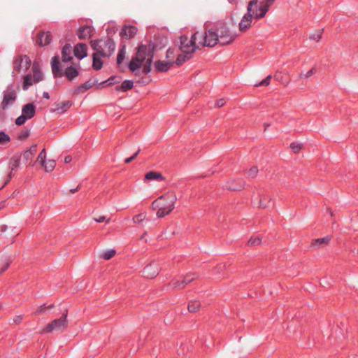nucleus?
I'll return each mask as SVG.
<instances>
[{
	"label": "nucleus",
	"instance_id": "69168bd1",
	"mask_svg": "<svg viewBox=\"0 0 358 358\" xmlns=\"http://www.w3.org/2000/svg\"><path fill=\"white\" fill-rule=\"evenodd\" d=\"M133 160L134 159H132V157H130L126 158L124 162L125 164H129L131 162H132Z\"/></svg>",
	"mask_w": 358,
	"mask_h": 358
},
{
	"label": "nucleus",
	"instance_id": "2eb2a0df",
	"mask_svg": "<svg viewBox=\"0 0 358 358\" xmlns=\"http://www.w3.org/2000/svg\"><path fill=\"white\" fill-rule=\"evenodd\" d=\"M36 152L37 145L34 144L23 153V159L26 163H28V165L34 166L36 164V162H33V158Z\"/></svg>",
	"mask_w": 358,
	"mask_h": 358
},
{
	"label": "nucleus",
	"instance_id": "f03ea898",
	"mask_svg": "<svg viewBox=\"0 0 358 358\" xmlns=\"http://www.w3.org/2000/svg\"><path fill=\"white\" fill-rule=\"evenodd\" d=\"M194 38H198V44L203 47H214L218 44L217 35L215 27L210 29H206L204 32L196 31L194 34Z\"/></svg>",
	"mask_w": 358,
	"mask_h": 358
},
{
	"label": "nucleus",
	"instance_id": "bb28decb",
	"mask_svg": "<svg viewBox=\"0 0 358 358\" xmlns=\"http://www.w3.org/2000/svg\"><path fill=\"white\" fill-rule=\"evenodd\" d=\"M62 59L64 62H69L72 59L71 45L69 43L65 44L62 48Z\"/></svg>",
	"mask_w": 358,
	"mask_h": 358
},
{
	"label": "nucleus",
	"instance_id": "49530a36",
	"mask_svg": "<svg viewBox=\"0 0 358 358\" xmlns=\"http://www.w3.org/2000/svg\"><path fill=\"white\" fill-rule=\"evenodd\" d=\"M261 238L259 236L257 237H251L250 239L248 241V244L250 245H257L261 243Z\"/></svg>",
	"mask_w": 358,
	"mask_h": 358
},
{
	"label": "nucleus",
	"instance_id": "a18cd8bd",
	"mask_svg": "<svg viewBox=\"0 0 358 358\" xmlns=\"http://www.w3.org/2000/svg\"><path fill=\"white\" fill-rule=\"evenodd\" d=\"M322 31H323V29L318 30L317 32L311 34L309 36V38L311 39V40H314V41H318L321 38V37H322Z\"/></svg>",
	"mask_w": 358,
	"mask_h": 358
},
{
	"label": "nucleus",
	"instance_id": "412c9836",
	"mask_svg": "<svg viewBox=\"0 0 358 358\" xmlns=\"http://www.w3.org/2000/svg\"><path fill=\"white\" fill-rule=\"evenodd\" d=\"M173 62L157 60L155 62V69L158 72H166L173 66Z\"/></svg>",
	"mask_w": 358,
	"mask_h": 358
},
{
	"label": "nucleus",
	"instance_id": "ea45409f",
	"mask_svg": "<svg viewBox=\"0 0 358 358\" xmlns=\"http://www.w3.org/2000/svg\"><path fill=\"white\" fill-rule=\"evenodd\" d=\"M46 161V150L43 148L39 153L36 162H39L41 165H44L43 164H45Z\"/></svg>",
	"mask_w": 358,
	"mask_h": 358
},
{
	"label": "nucleus",
	"instance_id": "473e14b6",
	"mask_svg": "<svg viewBox=\"0 0 358 358\" xmlns=\"http://www.w3.org/2000/svg\"><path fill=\"white\" fill-rule=\"evenodd\" d=\"M145 178L147 180H162L164 179V176L159 172L156 171H149L145 176Z\"/></svg>",
	"mask_w": 358,
	"mask_h": 358
},
{
	"label": "nucleus",
	"instance_id": "9b49d317",
	"mask_svg": "<svg viewBox=\"0 0 358 358\" xmlns=\"http://www.w3.org/2000/svg\"><path fill=\"white\" fill-rule=\"evenodd\" d=\"M197 278L194 273H188L183 277L182 280L173 279L169 286L172 289H184L188 284Z\"/></svg>",
	"mask_w": 358,
	"mask_h": 358
},
{
	"label": "nucleus",
	"instance_id": "7c9ffc66",
	"mask_svg": "<svg viewBox=\"0 0 358 358\" xmlns=\"http://www.w3.org/2000/svg\"><path fill=\"white\" fill-rule=\"evenodd\" d=\"M134 87V82L131 80H126L122 82L121 85L115 87L116 91L127 92Z\"/></svg>",
	"mask_w": 358,
	"mask_h": 358
},
{
	"label": "nucleus",
	"instance_id": "c756f323",
	"mask_svg": "<svg viewBox=\"0 0 358 358\" xmlns=\"http://www.w3.org/2000/svg\"><path fill=\"white\" fill-rule=\"evenodd\" d=\"M143 63L137 56H135L128 64V68L134 72L136 70L140 69Z\"/></svg>",
	"mask_w": 358,
	"mask_h": 358
},
{
	"label": "nucleus",
	"instance_id": "4d7b16f0",
	"mask_svg": "<svg viewBox=\"0 0 358 358\" xmlns=\"http://www.w3.org/2000/svg\"><path fill=\"white\" fill-rule=\"evenodd\" d=\"M29 134H30L29 131L25 130L23 133H22L19 135L18 138L21 139V140L24 139V138H27L29 136Z\"/></svg>",
	"mask_w": 358,
	"mask_h": 358
},
{
	"label": "nucleus",
	"instance_id": "f8f14e48",
	"mask_svg": "<svg viewBox=\"0 0 358 358\" xmlns=\"http://www.w3.org/2000/svg\"><path fill=\"white\" fill-rule=\"evenodd\" d=\"M255 1H249L248 8H247V13H245L242 20L239 23V29L241 31H246L251 24L252 19L253 15H252V7L254 6Z\"/></svg>",
	"mask_w": 358,
	"mask_h": 358
},
{
	"label": "nucleus",
	"instance_id": "a19ab883",
	"mask_svg": "<svg viewBox=\"0 0 358 358\" xmlns=\"http://www.w3.org/2000/svg\"><path fill=\"white\" fill-rule=\"evenodd\" d=\"M115 252H116L115 250L111 249V250H109L102 252V254L101 255V257L103 259L108 260V259H110V258H112L115 255Z\"/></svg>",
	"mask_w": 358,
	"mask_h": 358
},
{
	"label": "nucleus",
	"instance_id": "de8ad7c7",
	"mask_svg": "<svg viewBox=\"0 0 358 358\" xmlns=\"http://www.w3.org/2000/svg\"><path fill=\"white\" fill-rule=\"evenodd\" d=\"M258 173V169L257 166H252L250 168V169L248 172V177H250L252 178H255L257 176Z\"/></svg>",
	"mask_w": 358,
	"mask_h": 358
},
{
	"label": "nucleus",
	"instance_id": "e433bc0d",
	"mask_svg": "<svg viewBox=\"0 0 358 358\" xmlns=\"http://www.w3.org/2000/svg\"><path fill=\"white\" fill-rule=\"evenodd\" d=\"M125 45H122L121 48L119 50V52L117 53V64L120 65L122 61L124 60L125 57Z\"/></svg>",
	"mask_w": 358,
	"mask_h": 358
},
{
	"label": "nucleus",
	"instance_id": "72a5a7b5",
	"mask_svg": "<svg viewBox=\"0 0 358 358\" xmlns=\"http://www.w3.org/2000/svg\"><path fill=\"white\" fill-rule=\"evenodd\" d=\"M101 57H99L97 54H93L92 57V68L94 70H100L103 66V62L101 59Z\"/></svg>",
	"mask_w": 358,
	"mask_h": 358
},
{
	"label": "nucleus",
	"instance_id": "37998d69",
	"mask_svg": "<svg viewBox=\"0 0 358 358\" xmlns=\"http://www.w3.org/2000/svg\"><path fill=\"white\" fill-rule=\"evenodd\" d=\"M28 119L29 118L25 115L22 113L21 115L16 118L15 124L18 126H21L24 124Z\"/></svg>",
	"mask_w": 358,
	"mask_h": 358
},
{
	"label": "nucleus",
	"instance_id": "58836bf2",
	"mask_svg": "<svg viewBox=\"0 0 358 358\" xmlns=\"http://www.w3.org/2000/svg\"><path fill=\"white\" fill-rule=\"evenodd\" d=\"M10 141V136L3 131H0V145H6Z\"/></svg>",
	"mask_w": 358,
	"mask_h": 358
},
{
	"label": "nucleus",
	"instance_id": "09e8293b",
	"mask_svg": "<svg viewBox=\"0 0 358 358\" xmlns=\"http://www.w3.org/2000/svg\"><path fill=\"white\" fill-rule=\"evenodd\" d=\"M52 307H53L52 304H50L48 306H46L45 304H43L38 308V310L35 312V314H39L41 313H45L48 308H51Z\"/></svg>",
	"mask_w": 358,
	"mask_h": 358
},
{
	"label": "nucleus",
	"instance_id": "20e7f679",
	"mask_svg": "<svg viewBox=\"0 0 358 358\" xmlns=\"http://www.w3.org/2000/svg\"><path fill=\"white\" fill-rule=\"evenodd\" d=\"M68 310L65 309L59 319L53 320L48 324L42 330V333L48 334L53 331H63L68 327L67 320Z\"/></svg>",
	"mask_w": 358,
	"mask_h": 358
},
{
	"label": "nucleus",
	"instance_id": "0e129e2a",
	"mask_svg": "<svg viewBox=\"0 0 358 358\" xmlns=\"http://www.w3.org/2000/svg\"><path fill=\"white\" fill-rule=\"evenodd\" d=\"M43 96L44 99H50V95H49V93L48 92H44L43 93Z\"/></svg>",
	"mask_w": 358,
	"mask_h": 358
},
{
	"label": "nucleus",
	"instance_id": "2f4dec72",
	"mask_svg": "<svg viewBox=\"0 0 358 358\" xmlns=\"http://www.w3.org/2000/svg\"><path fill=\"white\" fill-rule=\"evenodd\" d=\"M11 259L10 257L1 256L0 257V274L4 272L10 266Z\"/></svg>",
	"mask_w": 358,
	"mask_h": 358
},
{
	"label": "nucleus",
	"instance_id": "b1692460",
	"mask_svg": "<svg viewBox=\"0 0 358 358\" xmlns=\"http://www.w3.org/2000/svg\"><path fill=\"white\" fill-rule=\"evenodd\" d=\"M137 28L135 26H125L121 31L120 35L124 36L127 39H130L136 34Z\"/></svg>",
	"mask_w": 358,
	"mask_h": 358
},
{
	"label": "nucleus",
	"instance_id": "6ab92c4d",
	"mask_svg": "<svg viewBox=\"0 0 358 358\" xmlns=\"http://www.w3.org/2000/svg\"><path fill=\"white\" fill-rule=\"evenodd\" d=\"M92 48L96 51L94 54L99 55V57H106L105 50L103 48V39H97L92 41L90 43Z\"/></svg>",
	"mask_w": 358,
	"mask_h": 358
},
{
	"label": "nucleus",
	"instance_id": "4be33fe9",
	"mask_svg": "<svg viewBox=\"0 0 358 358\" xmlns=\"http://www.w3.org/2000/svg\"><path fill=\"white\" fill-rule=\"evenodd\" d=\"M103 48L107 49L105 50L106 57H109L114 52L115 43L111 38L108 37L106 40H103Z\"/></svg>",
	"mask_w": 358,
	"mask_h": 358
},
{
	"label": "nucleus",
	"instance_id": "9d476101",
	"mask_svg": "<svg viewBox=\"0 0 358 358\" xmlns=\"http://www.w3.org/2000/svg\"><path fill=\"white\" fill-rule=\"evenodd\" d=\"M155 51V45L150 41L148 45L141 44L138 47L137 56L141 61H146L148 58L152 60Z\"/></svg>",
	"mask_w": 358,
	"mask_h": 358
},
{
	"label": "nucleus",
	"instance_id": "0eeeda50",
	"mask_svg": "<svg viewBox=\"0 0 358 358\" xmlns=\"http://www.w3.org/2000/svg\"><path fill=\"white\" fill-rule=\"evenodd\" d=\"M13 71L12 76L15 77L16 73L27 71L31 64V60L27 55H16L13 59Z\"/></svg>",
	"mask_w": 358,
	"mask_h": 358
},
{
	"label": "nucleus",
	"instance_id": "603ef678",
	"mask_svg": "<svg viewBox=\"0 0 358 358\" xmlns=\"http://www.w3.org/2000/svg\"><path fill=\"white\" fill-rule=\"evenodd\" d=\"M290 148L295 152H298L302 148V144L298 143H292L290 145Z\"/></svg>",
	"mask_w": 358,
	"mask_h": 358
},
{
	"label": "nucleus",
	"instance_id": "338daca9",
	"mask_svg": "<svg viewBox=\"0 0 358 358\" xmlns=\"http://www.w3.org/2000/svg\"><path fill=\"white\" fill-rule=\"evenodd\" d=\"M140 152H141V149H138L132 156H131L132 157V159H134L138 156V155L140 153Z\"/></svg>",
	"mask_w": 358,
	"mask_h": 358
},
{
	"label": "nucleus",
	"instance_id": "864d4df0",
	"mask_svg": "<svg viewBox=\"0 0 358 358\" xmlns=\"http://www.w3.org/2000/svg\"><path fill=\"white\" fill-rule=\"evenodd\" d=\"M271 79V75H268L265 79L262 80L258 84H256L255 85L257 86V87L263 86V85H268L269 83H270Z\"/></svg>",
	"mask_w": 358,
	"mask_h": 358
},
{
	"label": "nucleus",
	"instance_id": "4468645a",
	"mask_svg": "<svg viewBox=\"0 0 358 358\" xmlns=\"http://www.w3.org/2000/svg\"><path fill=\"white\" fill-rule=\"evenodd\" d=\"M22 155L20 153H15L13 155L9 161V169L10 170V173L8 175V178L5 182V185H6L12 178V172L16 170L20 165V159Z\"/></svg>",
	"mask_w": 358,
	"mask_h": 358
},
{
	"label": "nucleus",
	"instance_id": "bf43d9fd",
	"mask_svg": "<svg viewBox=\"0 0 358 358\" xmlns=\"http://www.w3.org/2000/svg\"><path fill=\"white\" fill-rule=\"evenodd\" d=\"M105 220H106L105 216H100L99 218H96L95 221L96 222L101 223V222H103V221H105Z\"/></svg>",
	"mask_w": 358,
	"mask_h": 358
},
{
	"label": "nucleus",
	"instance_id": "c85d7f7f",
	"mask_svg": "<svg viewBox=\"0 0 358 358\" xmlns=\"http://www.w3.org/2000/svg\"><path fill=\"white\" fill-rule=\"evenodd\" d=\"M330 240H331L330 236L314 239V240H313L311 247L315 249L319 248L322 245H327L329 243V242L330 241Z\"/></svg>",
	"mask_w": 358,
	"mask_h": 358
},
{
	"label": "nucleus",
	"instance_id": "a878e982",
	"mask_svg": "<svg viewBox=\"0 0 358 358\" xmlns=\"http://www.w3.org/2000/svg\"><path fill=\"white\" fill-rule=\"evenodd\" d=\"M22 113L25 115L29 119L32 118L36 113V106L33 103L24 105L22 108Z\"/></svg>",
	"mask_w": 358,
	"mask_h": 358
},
{
	"label": "nucleus",
	"instance_id": "7ed1b4c3",
	"mask_svg": "<svg viewBox=\"0 0 358 358\" xmlns=\"http://www.w3.org/2000/svg\"><path fill=\"white\" fill-rule=\"evenodd\" d=\"M52 71L55 78L64 76L71 81L79 76L78 70L72 66H68L65 69L64 71L62 72L58 56H55L52 59Z\"/></svg>",
	"mask_w": 358,
	"mask_h": 358
},
{
	"label": "nucleus",
	"instance_id": "a211bd4d",
	"mask_svg": "<svg viewBox=\"0 0 358 358\" xmlns=\"http://www.w3.org/2000/svg\"><path fill=\"white\" fill-rule=\"evenodd\" d=\"M94 28L92 27L84 25L78 29L76 34L80 39L85 40L91 37Z\"/></svg>",
	"mask_w": 358,
	"mask_h": 358
},
{
	"label": "nucleus",
	"instance_id": "774afa93",
	"mask_svg": "<svg viewBox=\"0 0 358 358\" xmlns=\"http://www.w3.org/2000/svg\"><path fill=\"white\" fill-rule=\"evenodd\" d=\"M80 185H78L76 188H75V189H70L71 192V193H73H73H75V192H76L80 189Z\"/></svg>",
	"mask_w": 358,
	"mask_h": 358
},
{
	"label": "nucleus",
	"instance_id": "cd10ccee",
	"mask_svg": "<svg viewBox=\"0 0 358 358\" xmlns=\"http://www.w3.org/2000/svg\"><path fill=\"white\" fill-rule=\"evenodd\" d=\"M226 187L231 191H240L243 187V183L239 180H232L227 182Z\"/></svg>",
	"mask_w": 358,
	"mask_h": 358
},
{
	"label": "nucleus",
	"instance_id": "f257e3e1",
	"mask_svg": "<svg viewBox=\"0 0 358 358\" xmlns=\"http://www.w3.org/2000/svg\"><path fill=\"white\" fill-rule=\"evenodd\" d=\"M176 201L177 196L174 193H167L155 200L152 203V208L153 210H157V217L162 218L174 209Z\"/></svg>",
	"mask_w": 358,
	"mask_h": 358
},
{
	"label": "nucleus",
	"instance_id": "1a4fd4ad",
	"mask_svg": "<svg viewBox=\"0 0 358 358\" xmlns=\"http://www.w3.org/2000/svg\"><path fill=\"white\" fill-rule=\"evenodd\" d=\"M17 95L16 90L13 85H8L3 92V100L1 103L2 110H6L9 106H13L16 101Z\"/></svg>",
	"mask_w": 358,
	"mask_h": 358
},
{
	"label": "nucleus",
	"instance_id": "c9c22d12",
	"mask_svg": "<svg viewBox=\"0 0 358 358\" xmlns=\"http://www.w3.org/2000/svg\"><path fill=\"white\" fill-rule=\"evenodd\" d=\"M44 165H41L43 166L46 172H50L54 170L56 166V162L53 159H50L48 161L45 162V164H43Z\"/></svg>",
	"mask_w": 358,
	"mask_h": 358
},
{
	"label": "nucleus",
	"instance_id": "3c124183",
	"mask_svg": "<svg viewBox=\"0 0 358 358\" xmlns=\"http://www.w3.org/2000/svg\"><path fill=\"white\" fill-rule=\"evenodd\" d=\"M316 72L315 68H312L310 71H308L306 73H301L300 74L301 78H310L313 74H314Z\"/></svg>",
	"mask_w": 358,
	"mask_h": 358
},
{
	"label": "nucleus",
	"instance_id": "c03bdc74",
	"mask_svg": "<svg viewBox=\"0 0 358 358\" xmlns=\"http://www.w3.org/2000/svg\"><path fill=\"white\" fill-rule=\"evenodd\" d=\"M145 217H146L145 213H139V214L135 215L133 217V221L135 223H138L139 224V223L142 222L145 220Z\"/></svg>",
	"mask_w": 358,
	"mask_h": 358
},
{
	"label": "nucleus",
	"instance_id": "052dcab7",
	"mask_svg": "<svg viewBox=\"0 0 358 358\" xmlns=\"http://www.w3.org/2000/svg\"><path fill=\"white\" fill-rule=\"evenodd\" d=\"M71 160H72L71 156L67 155L64 158V163L69 164V163H70L71 162Z\"/></svg>",
	"mask_w": 358,
	"mask_h": 358
},
{
	"label": "nucleus",
	"instance_id": "ddd939ff",
	"mask_svg": "<svg viewBox=\"0 0 358 358\" xmlns=\"http://www.w3.org/2000/svg\"><path fill=\"white\" fill-rule=\"evenodd\" d=\"M159 266L157 262H152L143 270V275L147 278H154L159 273Z\"/></svg>",
	"mask_w": 358,
	"mask_h": 358
},
{
	"label": "nucleus",
	"instance_id": "8fccbe9b",
	"mask_svg": "<svg viewBox=\"0 0 358 358\" xmlns=\"http://www.w3.org/2000/svg\"><path fill=\"white\" fill-rule=\"evenodd\" d=\"M271 200V198L267 196L261 197L259 200V206L262 208H266L267 206V201L268 202Z\"/></svg>",
	"mask_w": 358,
	"mask_h": 358
},
{
	"label": "nucleus",
	"instance_id": "e2e57ef3",
	"mask_svg": "<svg viewBox=\"0 0 358 358\" xmlns=\"http://www.w3.org/2000/svg\"><path fill=\"white\" fill-rule=\"evenodd\" d=\"M106 31H107L108 35H110V34H113L115 33V29L113 28L111 29L109 28H107Z\"/></svg>",
	"mask_w": 358,
	"mask_h": 358
},
{
	"label": "nucleus",
	"instance_id": "aec40b11",
	"mask_svg": "<svg viewBox=\"0 0 358 358\" xmlns=\"http://www.w3.org/2000/svg\"><path fill=\"white\" fill-rule=\"evenodd\" d=\"M271 4L272 3H269L266 1V3L259 5L258 9H257L255 11L252 10V12H253V17L255 16L257 19L264 17L268 12V8Z\"/></svg>",
	"mask_w": 358,
	"mask_h": 358
},
{
	"label": "nucleus",
	"instance_id": "4c0bfd02",
	"mask_svg": "<svg viewBox=\"0 0 358 358\" xmlns=\"http://www.w3.org/2000/svg\"><path fill=\"white\" fill-rule=\"evenodd\" d=\"M201 306V303L199 301H192L189 303L188 310L189 312H196Z\"/></svg>",
	"mask_w": 358,
	"mask_h": 358
},
{
	"label": "nucleus",
	"instance_id": "5701e85b",
	"mask_svg": "<svg viewBox=\"0 0 358 358\" xmlns=\"http://www.w3.org/2000/svg\"><path fill=\"white\" fill-rule=\"evenodd\" d=\"M73 101L70 100L59 102L56 103V108L52 110V112H57L59 113H64L70 108L73 105Z\"/></svg>",
	"mask_w": 358,
	"mask_h": 358
},
{
	"label": "nucleus",
	"instance_id": "6e6552de",
	"mask_svg": "<svg viewBox=\"0 0 358 358\" xmlns=\"http://www.w3.org/2000/svg\"><path fill=\"white\" fill-rule=\"evenodd\" d=\"M198 38H194V34L189 38L186 35L181 36L180 37V50L185 54L192 55L194 51L199 48Z\"/></svg>",
	"mask_w": 358,
	"mask_h": 358
},
{
	"label": "nucleus",
	"instance_id": "423d86ee",
	"mask_svg": "<svg viewBox=\"0 0 358 358\" xmlns=\"http://www.w3.org/2000/svg\"><path fill=\"white\" fill-rule=\"evenodd\" d=\"M33 76L26 74L23 77L22 89L27 90L33 83H36L43 80V75L38 64L34 63L31 67Z\"/></svg>",
	"mask_w": 358,
	"mask_h": 358
},
{
	"label": "nucleus",
	"instance_id": "13d9d810",
	"mask_svg": "<svg viewBox=\"0 0 358 358\" xmlns=\"http://www.w3.org/2000/svg\"><path fill=\"white\" fill-rule=\"evenodd\" d=\"M22 320V315H17L13 318V322L16 324H20Z\"/></svg>",
	"mask_w": 358,
	"mask_h": 358
},
{
	"label": "nucleus",
	"instance_id": "6e6d98bb",
	"mask_svg": "<svg viewBox=\"0 0 358 358\" xmlns=\"http://www.w3.org/2000/svg\"><path fill=\"white\" fill-rule=\"evenodd\" d=\"M115 79H116V76H111L108 80H106L108 81V85H111L115 83H119V81L115 80Z\"/></svg>",
	"mask_w": 358,
	"mask_h": 358
},
{
	"label": "nucleus",
	"instance_id": "79ce46f5",
	"mask_svg": "<svg viewBox=\"0 0 358 358\" xmlns=\"http://www.w3.org/2000/svg\"><path fill=\"white\" fill-rule=\"evenodd\" d=\"M152 62V60H151L150 58H148L146 59L145 64L143 68V73L144 74H148L150 72Z\"/></svg>",
	"mask_w": 358,
	"mask_h": 358
},
{
	"label": "nucleus",
	"instance_id": "5fc2aeb1",
	"mask_svg": "<svg viewBox=\"0 0 358 358\" xmlns=\"http://www.w3.org/2000/svg\"><path fill=\"white\" fill-rule=\"evenodd\" d=\"M225 104V100L224 99H220L215 103V106L217 108H221Z\"/></svg>",
	"mask_w": 358,
	"mask_h": 358
},
{
	"label": "nucleus",
	"instance_id": "f3484780",
	"mask_svg": "<svg viewBox=\"0 0 358 358\" xmlns=\"http://www.w3.org/2000/svg\"><path fill=\"white\" fill-rule=\"evenodd\" d=\"M87 46L85 43H78L74 46L73 54L78 59H83L87 55Z\"/></svg>",
	"mask_w": 358,
	"mask_h": 358
},
{
	"label": "nucleus",
	"instance_id": "680f3d73",
	"mask_svg": "<svg viewBox=\"0 0 358 358\" xmlns=\"http://www.w3.org/2000/svg\"><path fill=\"white\" fill-rule=\"evenodd\" d=\"M106 85H108V81L107 80L103 81L101 83H99L98 87L99 88H101V87H103Z\"/></svg>",
	"mask_w": 358,
	"mask_h": 358
},
{
	"label": "nucleus",
	"instance_id": "39448f33",
	"mask_svg": "<svg viewBox=\"0 0 358 358\" xmlns=\"http://www.w3.org/2000/svg\"><path fill=\"white\" fill-rule=\"evenodd\" d=\"M217 35L218 43L221 45L231 44L235 39L236 35L231 33L229 27L224 24H219L215 26Z\"/></svg>",
	"mask_w": 358,
	"mask_h": 358
},
{
	"label": "nucleus",
	"instance_id": "393cba45",
	"mask_svg": "<svg viewBox=\"0 0 358 358\" xmlns=\"http://www.w3.org/2000/svg\"><path fill=\"white\" fill-rule=\"evenodd\" d=\"M98 83L97 80H92L86 81L85 83L78 86L75 90L74 94L83 93L86 90L92 88L94 85H95Z\"/></svg>",
	"mask_w": 358,
	"mask_h": 358
},
{
	"label": "nucleus",
	"instance_id": "f704fd0d",
	"mask_svg": "<svg viewBox=\"0 0 358 358\" xmlns=\"http://www.w3.org/2000/svg\"><path fill=\"white\" fill-rule=\"evenodd\" d=\"M192 57V55L190 54H185L182 52V54H180L179 55L176 61H175V64L177 65V66H180L182 65V64H184L186 61L189 60V59H191Z\"/></svg>",
	"mask_w": 358,
	"mask_h": 358
},
{
	"label": "nucleus",
	"instance_id": "dca6fc26",
	"mask_svg": "<svg viewBox=\"0 0 358 358\" xmlns=\"http://www.w3.org/2000/svg\"><path fill=\"white\" fill-rule=\"evenodd\" d=\"M52 41V35L50 31H41L36 39V43L40 46L49 45Z\"/></svg>",
	"mask_w": 358,
	"mask_h": 358
}]
</instances>
